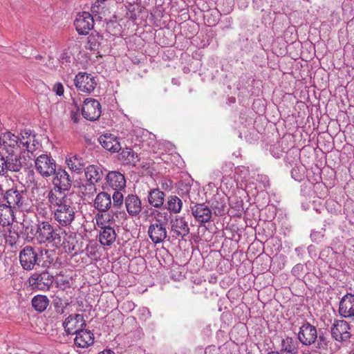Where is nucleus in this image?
<instances>
[{
  "label": "nucleus",
  "instance_id": "obj_51",
  "mask_svg": "<svg viewBox=\"0 0 354 354\" xmlns=\"http://www.w3.org/2000/svg\"><path fill=\"white\" fill-rule=\"evenodd\" d=\"M126 214L124 212H116L115 213V218L118 220L124 219Z\"/></svg>",
  "mask_w": 354,
  "mask_h": 354
},
{
  "label": "nucleus",
  "instance_id": "obj_22",
  "mask_svg": "<svg viewBox=\"0 0 354 354\" xmlns=\"http://www.w3.org/2000/svg\"><path fill=\"white\" fill-rule=\"evenodd\" d=\"M227 198L225 196L221 194H216L211 200V205L215 215L223 216L227 211L226 201Z\"/></svg>",
  "mask_w": 354,
  "mask_h": 354
},
{
  "label": "nucleus",
  "instance_id": "obj_42",
  "mask_svg": "<svg viewBox=\"0 0 354 354\" xmlns=\"http://www.w3.org/2000/svg\"><path fill=\"white\" fill-rule=\"evenodd\" d=\"M122 190H114L113 194V207L114 208L119 207L123 203V194L121 193Z\"/></svg>",
  "mask_w": 354,
  "mask_h": 354
},
{
  "label": "nucleus",
  "instance_id": "obj_41",
  "mask_svg": "<svg viewBox=\"0 0 354 354\" xmlns=\"http://www.w3.org/2000/svg\"><path fill=\"white\" fill-rule=\"evenodd\" d=\"M227 201L232 208L239 209L243 207V200L235 194L229 196Z\"/></svg>",
  "mask_w": 354,
  "mask_h": 354
},
{
  "label": "nucleus",
  "instance_id": "obj_17",
  "mask_svg": "<svg viewBox=\"0 0 354 354\" xmlns=\"http://www.w3.org/2000/svg\"><path fill=\"white\" fill-rule=\"evenodd\" d=\"M1 147L6 149L8 153H14L15 150H18L20 148L19 136L10 131L2 133Z\"/></svg>",
  "mask_w": 354,
  "mask_h": 354
},
{
  "label": "nucleus",
  "instance_id": "obj_20",
  "mask_svg": "<svg viewBox=\"0 0 354 354\" xmlns=\"http://www.w3.org/2000/svg\"><path fill=\"white\" fill-rule=\"evenodd\" d=\"M55 178L53 183L55 187L62 189L64 191H68L72 185V179L69 174L62 169H56Z\"/></svg>",
  "mask_w": 354,
  "mask_h": 354
},
{
  "label": "nucleus",
  "instance_id": "obj_48",
  "mask_svg": "<svg viewBox=\"0 0 354 354\" xmlns=\"http://www.w3.org/2000/svg\"><path fill=\"white\" fill-rule=\"evenodd\" d=\"M59 61L62 64H68L71 62V57L68 55V53L64 52L60 55Z\"/></svg>",
  "mask_w": 354,
  "mask_h": 354
},
{
  "label": "nucleus",
  "instance_id": "obj_26",
  "mask_svg": "<svg viewBox=\"0 0 354 354\" xmlns=\"http://www.w3.org/2000/svg\"><path fill=\"white\" fill-rule=\"evenodd\" d=\"M298 342L297 339L286 337L281 341L280 354H298Z\"/></svg>",
  "mask_w": 354,
  "mask_h": 354
},
{
  "label": "nucleus",
  "instance_id": "obj_2",
  "mask_svg": "<svg viewBox=\"0 0 354 354\" xmlns=\"http://www.w3.org/2000/svg\"><path fill=\"white\" fill-rule=\"evenodd\" d=\"M65 192L62 189L54 187L48 194L50 203L57 207L55 212L57 221H73L75 218V212Z\"/></svg>",
  "mask_w": 354,
  "mask_h": 354
},
{
  "label": "nucleus",
  "instance_id": "obj_19",
  "mask_svg": "<svg viewBox=\"0 0 354 354\" xmlns=\"http://www.w3.org/2000/svg\"><path fill=\"white\" fill-rule=\"evenodd\" d=\"M167 223H155L150 225L148 232L149 237L153 243H160L167 237L166 225Z\"/></svg>",
  "mask_w": 354,
  "mask_h": 354
},
{
  "label": "nucleus",
  "instance_id": "obj_37",
  "mask_svg": "<svg viewBox=\"0 0 354 354\" xmlns=\"http://www.w3.org/2000/svg\"><path fill=\"white\" fill-rule=\"evenodd\" d=\"M149 211V216L151 217V218H149V221H151V220L153 219H155L156 221H167L168 219L167 216L168 215V212L165 211V209H161V211H163V212L153 209H150Z\"/></svg>",
  "mask_w": 354,
  "mask_h": 354
},
{
  "label": "nucleus",
  "instance_id": "obj_7",
  "mask_svg": "<svg viewBox=\"0 0 354 354\" xmlns=\"http://www.w3.org/2000/svg\"><path fill=\"white\" fill-rule=\"evenodd\" d=\"M54 281V277L48 272H34L28 279L29 286L33 290H48Z\"/></svg>",
  "mask_w": 354,
  "mask_h": 354
},
{
  "label": "nucleus",
  "instance_id": "obj_28",
  "mask_svg": "<svg viewBox=\"0 0 354 354\" xmlns=\"http://www.w3.org/2000/svg\"><path fill=\"white\" fill-rule=\"evenodd\" d=\"M165 196L163 192L158 189H153L148 194L149 203L155 207H160L164 203Z\"/></svg>",
  "mask_w": 354,
  "mask_h": 354
},
{
  "label": "nucleus",
  "instance_id": "obj_59",
  "mask_svg": "<svg viewBox=\"0 0 354 354\" xmlns=\"http://www.w3.org/2000/svg\"><path fill=\"white\" fill-rule=\"evenodd\" d=\"M127 304H128V306H129V307L130 308H131V306H134V304H132L131 302H128V303H127Z\"/></svg>",
  "mask_w": 354,
  "mask_h": 354
},
{
  "label": "nucleus",
  "instance_id": "obj_50",
  "mask_svg": "<svg viewBox=\"0 0 354 354\" xmlns=\"http://www.w3.org/2000/svg\"><path fill=\"white\" fill-rule=\"evenodd\" d=\"M324 234L321 232H313L310 234V237L313 241H316L317 239L323 237Z\"/></svg>",
  "mask_w": 354,
  "mask_h": 354
},
{
  "label": "nucleus",
  "instance_id": "obj_5",
  "mask_svg": "<svg viewBox=\"0 0 354 354\" xmlns=\"http://www.w3.org/2000/svg\"><path fill=\"white\" fill-rule=\"evenodd\" d=\"M22 168L21 158L14 153L3 155L0 152V176H8V172H19Z\"/></svg>",
  "mask_w": 354,
  "mask_h": 354
},
{
  "label": "nucleus",
  "instance_id": "obj_36",
  "mask_svg": "<svg viewBox=\"0 0 354 354\" xmlns=\"http://www.w3.org/2000/svg\"><path fill=\"white\" fill-rule=\"evenodd\" d=\"M171 230L178 236H185L189 232V228L187 223H173Z\"/></svg>",
  "mask_w": 354,
  "mask_h": 354
},
{
  "label": "nucleus",
  "instance_id": "obj_39",
  "mask_svg": "<svg viewBox=\"0 0 354 354\" xmlns=\"http://www.w3.org/2000/svg\"><path fill=\"white\" fill-rule=\"evenodd\" d=\"M265 210L268 211L272 214H274V216H273V218H271L269 221H272V219L279 221L286 218V214H283V210L277 209V208L273 205L269 206Z\"/></svg>",
  "mask_w": 354,
  "mask_h": 354
},
{
  "label": "nucleus",
  "instance_id": "obj_8",
  "mask_svg": "<svg viewBox=\"0 0 354 354\" xmlns=\"http://www.w3.org/2000/svg\"><path fill=\"white\" fill-rule=\"evenodd\" d=\"M74 84L79 91L91 93L97 85L95 78L84 72H80L74 79Z\"/></svg>",
  "mask_w": 354,
  "mask_h": 354
},
{
  "label": "nucleus",
  "instance_id": "obj_9",
  "mask_svg": "<svg viewBox=\"0 0 354 354\" xmlns=\"http://www.w3.org/2000/svg\"><path fill=\"white\" fill-rule=\"evenodd\" d=\"M83 117L88 120H95L101 115V106L100 102L95 99L87 98L84 101L82 108Z\"/></svg>",
  "mask_w": 354,
  "mask_h": 354
},
{
  "label": "nucleus",
  "instance_id": "obj_3",
  "mask_svg": "<svg viewBox=\"0 0 354 354\" xmlns=\"http://www.w3.org/2000/svg\"><path fill=\"white\" fill-rule=\"evenodd\" d=\"M37 233L40 241L52 243L56 247L62 244L63 239L66 236L65 232L59 226L54 228L49 223H41L38 225Z\"/></svg>",
  "mask_w": 354,
  "mask_h": 354
},
{
  "label": "nucleus",
  "instance_id": "obj_38",
  "mask_svg": "<svg viewBox=\"0 0 354 354\" xmlns=\"http://www.w3.org/2000/svg\"><path fill=\"white\" fill-rule=\"evenodd\" d=\"M100 36L91 35L88 37V42L86 45V48L92 51H96L98 50L100 46L99 39Z\"/></svg>",
  "mask_w": 354,
  "mask_h": 354
},
{
  "label": "nucleus",
  "instance_id": "obj_45",
  "mask_svg": "<svg viewBox=\"0 0 354 354\" xmlns=\"http://www.w3.org/2000/svg\"><path fill=\"white\" fill-rule=\"evenodd\" d=\"M53 91L59 96L63 95L64 93L63 84L61 82H56L53 86Z\"/></svg>",
  "mask_w": 354,
  "mask_h": 354
},
{
  "label": "nucleus",
  "instance_id": "obj_52",
  "mask_svg": "<svg viewBox=\"0 0 354 354\" xmlns=\"http://www.w3.org/2000/svg\"><path fill=\"white\" fill-rule=\"evenodd\" d=\"M69 283L68 281L64 280L59 282H57V286L64 289Z\"/></svg>",
  "mask_w": 354,
  "mask_h": 354
},
{
  "label": "nucleus",
  "instance_id": "obj_23",
  "mask_svg": "<svg viewBox=\"0 0 354 354\" xmlns=\"http://www.w3.org/2000/svg\"><path fill=\"white\" fill-rule=\"evenodd\" d=\"M97 225H100L102 230L100 233L99 240L103 245H111L115 240L116 234L114 229L109 226H103L104 223H97Z\"/></svg>",
  "mask_w": 354,
  "mask_h": 354
},
{
  "label": "nucleus",
  "instance_id": "obj_12",
  "mask_svg": "<svg viewBox=\"0 0 354 354\" xmlns=\"http://www.w3.org/2000/svg\"><path fill=\"white\" fill-rule=\"evenodd\" d=\"M74 25L79 34L86 35L94 26V19L87 12H80L77 15Z\"/></svg>",
  "mask_w": 354,
  "mask_h": 354
},
{
  "label": "nucleus",
  "instance_id": "obj_56",
  "mask_svg": "<svg viewBox=\"0 0 354 354\" xmlns=\"http://www.w3.org/2000/svg\"><path fill=\"white\" fill-rule=\"evenodd\" d=\"M225 167H229L230 170L232 169V164L231 162H229V163H225Z\"/></svg>",
  "mask_w": 354,
  "mask_h": 354
},
{
  "label": "nucleus",
  "instance_id": "obj_58",
  "mask_svg": "<svg viewBox=\"0 0 354 354\" xmlns=\"http://www.w3.org/2000/svg\"><path fill=\"white\" fill-rule=\"evenodd\" d=\"M268 354H280V353L277 351H270Z\"/></svg>",
  "mask_w": 354,
  "mask_h": 354
},
{
  "label": "nucleus",
  "instance_id": "obj_29",
  "mask_svg": "<svg viewBox=\"0 0 354 354\" xmlns=\"http://www.w3.org/2000/svg\"><path fill=\"white\" fill-rule=\"evenodd\" d=\"M85 176L88 182L97 183L103 178L102 169L95 165H89L85 169Z\"/></svg>",
  "mask_w": 354,
  "mask_h": 354
},
{
  "label": "nucleus",
  "instance_id": "obj_34",
  "mask_svg": "<svg viewBox=\"0 0 354 354\" xmlns=\"http://www.w3.org/2000/svg\"><path fill=\"white\" fill-rule=\"evenodd\" d=\"M66 163L68 168L73 171H80L83 169V160L77 156H73L66 158Z\"/></svg>",
  "mask_w": 354,
  "mask_h": 354
},
{
  "label": "nucleus",
  "instance_id": "obj_16",
  "mask_svg": "<svg viewBox=\"0 0 354 354\" xmlns=\"http://www.w3.org/2000/svg\"><path fill=\"white\" fill-rule=\"evenodd\" d=\"M339 313L345 318L354 319V295L353 294L348 293L342 298Z\"/></svg>",
  "mask_w": 354,
  "mask_h": 354
},
{
  "label": "nucleus",
  "instance_id": "obj_30",
  "mask_svg": "<svg viewBox=\"0 0 354 354\" xmlns=\"http://www.w3.org/2000/svg\"><path fill=\"white\" fill-rule=\"evenodd\" d=\"M31 303L35 310L41 313L47 308L49 304V299L45 295H37L32 299Z\"/></svg>",
  "mask_w": 354,
  "mask_h": 354
},
{
  "label": "nucleus",
  "instance_id": "obj_60",
  "mask_svg": "<svg viewBox=\"0 0 354 354\" xmlns=\"http://www.w3.org/2000/svg\"><path fill=\"white\" fill-rule=\"evenodd\" d=\"M294 171H295V169H292V172H291V173H292V176H293Z\"/></svg>",
  "mask_w": 354,
  "mask_h": 354
},
{
  "label": "nucleus",
  "instance_id": "obj_53",
  "mask_svg": "<svg viewBox=\"0 0 354 354\" xmlns=\"http://www.w3.org/2000/svg\"><path fill=\"white\" fill-rule=\"evenodd\" d=\"M303 268V266L300 263L299 264H297L296 266H295L292 268V272L293 273L296 272H298L300 270H301Z\"/></svg>",
  "mask_w": 354,
  "mask_h": 354
},
{
  "label": "nucleus",
  "instance_id": "obj_27",
  "mask_svg": "<svg viewBox=\"0 0 354 354\" xmlns=\"http://www.w3.org/2000/svg\"><path fill=\"white\" fill-rule=\"evenodd\" d=\"M94 205L99 211L105 212L108 210L111 205L110 194L106 192L98 194L95 199Z\"/></svg>",
  "mask_w": 354,
  "mask_h": 354
},
{
  "label": "nucleus",
  "instance_id": "obj_43",
  "mask_svg": "<svg viewBox=\"0 0 354 354\" xmlns=\"http://www.w3.org/2000/svg\"><path fill=\"white\" fill-rule=\"evenodd\" d=\"M317 348H318L319 349H326L327 348L328 341L327 339L323 335H317Z\"/></svg>",
  "mask_w": 354,
  "mask_h": 354
},
{
  "label": "nucleus",
  "instance_id": "obj_1",
  "mask_svg": "<svg viewBox=\"0 0 354 354\" xmlns=\"http://www.w3.org/2000/svg\"><path fill=\"white\" fill-rule=\"evenodd\" d=\"M50 252L45 249L26 245L19 252L20 264L27 271L32 270L36 266L48 268L53 261Z\"/></svg>",
  "mask_w": 354,
  "mask_h": 354
},
{
  "label": "nucleus",
  "instance_id": "obj_6",
  "mask_svg": "<svg viewBox=\"0 0 354 354\" xmlns=\"http://www.w3.org/2000/svg\"><path fill=\"white\" fill-rule=\"evenodd\" d=\"M36 171L43 177L48 178L56 173V162L50 155L41 154L35 160Z\"/></svg>",
  "mask_w": 354,
  "mask_h": 354
},
{
  "label": "nucleus",
  "instance_id": "obj_31",
  "mask_svg": "<svg viewBox=\"0 0 354 354\" xmlns=\"http://www.w3.org/2000/svg\"><path fill=\"white\" fill-rule=\"evenodd\" d=\"M120 157L126 164L136 165L139 161L137 153L134 152L130 147L124 149L120 153Z\"/></svg>",
  "mask_w": 354,
  "mask_h": 354
},
{
  "label": "nucleus",
  "instance_id": "obj_40",
  "mask_svg": "<svg viewBox=\"0 0 354 354\" xmlns=\"http://www.w3.org/2000/svg\"><path fill=\"white\" fill-rule=\"evenodd\" d=\"M53 305L55 311L59 315L64 313V300L59 296H54L53 299Z\"/></svg>",
  "mask_w": 354,
  "mask_h": 354
},
{
  "label": "nucleus",
  "instance_id": "obj_46",
  "mask_svg": "<svg viewBox=\"0 0 354 354\" xmlns=\"http://www.w3.org/2000/svg\"><path fill=\"white\" fill-rule=\"evenodd\" d=\"M65 239L66 236H64V238L63 239V243L60 245H64L66 252H72L73 251L75 250V245L73 243L70 244L69 241L66 243Z\"/></svg>",
  "mask_w": 354,
  "mask_h": 354
},
{
  "label": "nucleus",
  "instance_id": "obj_44",
  "mask_svg": "<svg viewBox=\"0 0 354 354\" xmlns=\"http://www.w3.org/2000/svg\"><path fill=\"white\" fill-rule=\"evenodd\" d=\"M14 223H10V222H8V223H3V231L4 232H8L9 233V236H11V237H18L19 235H18V233L17 232H13V235L12 234V231H11V228L12 227V224Z\"/></svg>",
  "mask_w": 354,
  "mask_h": 354
},
{
  "label": "nucleus",
  "instance_id": "obj_15",
  "mask_svg": "<svg viewBox=\"0 0 354 354\" xmlns=\"http://www.w3.org/2000/svg\"><path fill=\"white\" fill-rule=\"evenodd\" d=\"M98 141L102 147L112 153L118 152L121 149L119 138L114 134L106 133L98 138Z\"/></svg>",
  "mask_w": 354,
  "mask_h": 354
},
{
  "label": "nucleus",
  "instance_id": "obj_14",
  "mask_svg": "<svg viewBox=\"0 0 354 354\" xmlns=\"http://www.w3.org/2000/svg\"><path fill=\"white\" fill-rule=\"evenodd\" d=\"M21 136H19V142H20L19 150H27L32 154L37 149L39 142L35 140V136L32 134L31 130L24 129L21 131Z\"/></svg>",
  "mask_w": 354,
  "mask_h": 354
},
{
  "label": "nucleus",
  "instance_id": "obj_57",
  "mask_svg": "<svg viewBox=\"0 0 354 354\" xmlns=\"http://www.w3.org/2000/svg\"><path fill=\"white\" fill-rule=\"evenodd\" d=\"M64 309L69 305V302L68 301H64Z\"/></svg>",
  "mask_w": 354,
  "mask_h": 354
},
{
  "label": "nucleus",
  "instance_id": "obj_13",
  "mask_svg": "<svg viewBox=\"0 0 354 354\" xmlns=\"http://www.w3.org/2000/svg\"><path fill=\"white\" fill-rule=\"evenodd\" d=\"M350 326L344 320H336L332 325V337L338 342L348 340L351 337Z\"/></svg>",
  "mask_w": 354,
  "mask_h": 354
},
{
  "label": "nucleus",
  "instance_id": "obj_25",
  "mask_svg": "<svg viewBox=\"0 0 354 354\" xmlns=\"http://www.w3.org/2000/svg\"><path fill=\"white\" fill-rule=\"evenodd\" d=\"M192 214L197 221H209L212 210L205 204H197L192 207Z\"/></svg>",
  "mask_w": 354,
  "mask_h": 354
},
{
  "label": "nucleus",
  "instance_id": "obj_61",
  "mask_svg": "<svg viewBox=\"0 0 354 354\" xmlns=\"http://www.w3.org/2000/svg\"><path fill=\"white\" fill-rule=\"evenodd\" d=\"M352 354H354V351H353V353Z\"/></svg>",
  "mask_w": 354,
  "mask_h": 354
},
{
  "label": "nucleus",
  "instance_id": "obj_4",
  "mask_svg": "<svg viewBox=\"0 0 354 354\" xmlns=\"http://www.w3.org/2000/svg\"><path fill=\"white\" fill-rule=\"evenodd\" d=\"M3 198L11 209H16V214H21L22 211L26 207L28 194L25 189H17L16 187H12L6 192Z\"/></svg>",
  "mask_w": 354,
  "mask_h": 354
},
{
  "label": "nucleus",
  "instance_id": "obj_47",
  "mask_svg": "<svg viewBox=\"0 0 354 354\" xmlns=\"http://www.w3.org/2000/svg\"><path fill=\"white\" fill-rule=\"evenodd\" d=\"M85 191L86 192L85 194H93L96 191V188L95 186V183L88 182L85 186Z\"/></svg>",
  "mask_w": 354,
  "mask_h": 354
},
{
  "label": "nucleus",
  "instance_id": "obj_49",
  "mask_svg": "<svg viewBox=\"0 0 354 354\" xmlns=\"http://www.w3.org/2000/svg\"><path fill=\"white\" fill-rule=\"evenodd\" d=\"M77 111L78 109H77L76 111L71 112V118L75 123L78 122L80 118V115Z\"/></svg>",
  "mask_w": 354,
  "mask_h": 354
},
{
  "label": "nucleus",
  "instance_id": "obj_54",
  "mask_svg": "<svg viewBox=\"0 0 354 354\" xmlns=\"http://www.w3.org/2000/svg\"><path fill=\"white\" fill-rule=\"evenodd\" d=\"M261 178L263 182L264 183L265 187L270 185L269 180L267 176H262Z\"/></svg>",
  "mask_w": 354,
  "mask_h": 354
},
{
  "label": "nucleus",
  "instance_id": "obj_10",
  "mask_svg": "<svg viewBox=\"0 0 354 354\" xmlns=\"http://www.w3.org/2000/svg\"><path fill=\"white\" fill-rule=\"evenodd\" d=\"M299 341L305 346H310L315 342L317 338L316 328L306 322L303 324L297 334Z\"/></svg>",
  "mask_w": 354,
  "mask_h": 354
},
{
  "label": "nucleus",
  "instance_id": "obj_21",
  "mask_svg": "<svg viewBox=\"0 0 354 354\" xmlns=\"http://www.w3.org/2000/svg\"><path fill=\"white\" fill-rule=\"evenodd\" d=\"M74 339L75 344L80 348H87L94 342V335L91 330L84 328L77 332Z\"/></svg>",
  "mask_w": 354,
  "mask_h": 354
},
{
  "label": "nucleus",
  "instance_id": "obj_24",
  "mask_svg": "<svg viewBox=\"0 0 354 354\" xmlns=\"http://www.w3.org/2000/svg\"><path fill=\"white\" fill-rule=\"evenodd\" d=\"M124 202L127 211L131 216H136L140 212L142 209L141 201L136 195H128Z\"/></svg>",
  "mask_w": 354,
  "mask_h": 354
},
{
  "label": "nucleus",
  "instance_id": "obj_33",
  "mask_svg": "<svg viewBox=\"0 0 354 354\" xmlns=\"http://www.w3.org/2000/svg\"><path fill=\"white\" fill-rule=\"evenodd\" d=\"M183 206L182 201L176 196H171L167 201V209L174 214L180 212Z\"/></svg>",
  "mask_w": 354,
  "mask_h": 354
},
{
  "label": "nucleus",
  "instance_id": "obj_32",
  "mask_svg": "<svg viewBox=\"0 0 354 354\" xmlns=\"http://www.w3.org/2000/svg\"><path fill=\"white\" fill-rule=\"evenodd\" d=\"M133 136L136 137L134 146H138L140 149L147 150V148L149 147V143L145 140V138L149 136V132L139 129L134 131Z\"/></svg>",
  "mask_w": 354,
  "mask_h": 354
},
{
  "label": "nucleus",
  "instance_id": "obj_55",
  "mask_svg": "<svg viewBox=\"0 0 354 354\" xmlns=\"http://www.w3.org/2000/svg\"><path fill=\"white\" fill-rule=\"evenodd\" d=\"M98 354H115V353L110 349H105L100 352Z\"/></svg>",
  "mask_w": 354,
  "mask_h": 354
},
{
  "label": "nucleus",
  "instance_id": "obj_35",
  "mask_svg": "<svg viewBox=\"0 0 354 354\" xmlns=\"http://www.w3.org/2000/svg\"><path fill=\"white\" fill-rule=\"evenodd\" d=\"M15 213L8 205H0V221H8L10 218L12 221H15Z\"/></svg>",
  "mask_w": 354,
  "mask_h": 354
},
{
  "label": "nucleus",
  "instance_id": "obj_11",
  "mask_svg": "<svg viewBox=\"0 0 354 354\" xmlns=\"http://www.w3.org/2000/svg\"><path fill=\"white\" fill-rule=\"evenodd\" d=\"M85 326L86 322L80 314L70 315L63 322V327L68 335L76 334Z\"/></svg>",
  "mask_w": 354,
  "mask_h": 354
},
{
  "label": "nucleus",
  "instance_id": "obj_18",
  "mask_svg": "<svg viewBox=\"0 0 354 354\" xmlns=\"http://www.w3.org/2000/svg\"><path fill=\"white\" fill-rule=\"evenodd\" d=\"M106 180L107 185L113 190H123L126 187L124 176L120 171H109L106 176Z\"/></svg>",
  "mask_w": 354,
  "mask_h": 354
}]
</instances>
